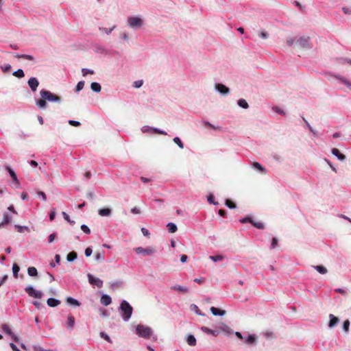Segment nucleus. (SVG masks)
I'll return each instance as SVG.
<instances>
[{"instance_id":"f257e3e1","label":"nucleus","mask_w":351,"mask_h":351,"mask_svg":"<svg viewBox=\"0 0 351 351\" xmlns=\"http://www.w3.org/2000/svg\"><path fill=\"white\" fill-rule=\"evenodd\" d=\"M119 312L123 320L128 322L132 315L133 308L127 300H122L120 303Z\"/></svg>"},{"instance_id":"f03ea898","label":"nucleus","mask_w":351,"mask_h":351,"mask_svg":"<svg viewBox=\"0 0 351 351\" xmlns=\"http://www.w3.org/2000/svg\"><path fill=\"white\" fill-rule=\"evenodd\" d=\"M136 334L144 339H149L153 334L152 329L145 325L138 324L135 328Z\"/></svg>"},{"instance_id":"7ed1b4c3","label":"nucleus","mask_w":351,"mask_h":351,"mask_svg":"<svg viewBox=\"0 0 351 351\" xmlns=\"http://www.w3.org/2000/svg\"><path fill=\"white\" fill-rule=\"evenodd\" d=\"M40 95L42 98L45 99L47 102L49 101L60 104L62 101L60 97L46 89H42L40 91Z\"/></svg>"},{"instance_id":"20e7f679","label":"nucleus","mask_w":351,"mask_h":351,"mask_svg":"<svg viewBox=\"0 0 351 351\" xmlns=\"http://www.w3.org/2000/svg\"><path fill=\"white\" fill-rule=\"evenodd\" d=\"M127 22L128 25L134 29H139L143 25V21L140 16H130Z\"/></svg>"},{"instance_id":"39448f33","label":"nucleus","mask_w":351,"mask_h":351,"mask_svg":"<svg viewBox=\"0 0 351 351\" xmlns=\"http://www.w3.org/2000/svg\"><path fill=\"white\" fill-rule=\"evenodd\" d=\"M25 291L29 296L40 299L43 297V293L41 291L36 290L33 286L29 285L25 288Z\"/></svg>"},{"instance_id":"423d86ee","label":"nucleus","mask_w":351,"mask_h":351,"mask_svg":"<svg viewBox=\"0 0 351 351\" xmlns=\"http://www.w3.org/2000/svg\"><path fill=\"white\" fill-rule=\"evenodd\" d=\"M134 250L137 254H143V256H152L155 253V250L152 247L146 248L138 247L134 248Z\"/></svg>"},{"instance_id":"0eeeda50","label":"nucleus","mask_w":351,"mask_h":351,"mask_svg":"<svg viewBox=\"0 0 351 351\" xmlns=\"http://www.w3.org/2000/svg\"><path fill=\"white\" fill-rule=\"evenodd\" d=\"M5 170L9 173L10 176L11 177L12 181L14 182L15 184V188L18 189L20 187V182L18 179V177L15 173V171L11 168L10 166L6 165L5 166Z\"/></svg>"},{"instance_id":"6e6552de","label":"nucleus","mask_w":351,"mask_h":351,"mask_svg":"<svg viewBox=\"0 0 351 351\" xmlns=\"http://www.w3.org/2000/svg\"><path fill=\"white\" fill-rule=\"evenodd\" d=\"M1 330L2 331L5 333L6 335L11 337L12 339L14 342L19 341V337L12 332V329L10 328V326L8 324H3L1 325Z\"/></svg>"},{"instance_id":"1a4fd4ad","label":"nucleus","mask_w":351,"mask_h":351,"mask_svg":"<svg viewBox=\"0 0 351 351\" xmlns=\"http://www.w3.org/2000/svg\"><path fill=\"white\" fill-rule=\"evenodd\" d=\"M87 277H88V282L90 285H95V286L97 287L98 288H101L103 287V281L101 279L95 277L91 274H88Z\"/></svg>"},{"instance_id":"9d476101","label":"nucleus","mask_w":351,"mask_h":351,"mask_svg":"<svg viewBox=\"0 0 351 351\" xmlns=\"http://www.w3.org/2000/svg\"><path fill=\"white\" fill-rule=\"evenodd\" d=\"M331 75L335 77L339 83L344 84L347 88L351 90V82L347 80L343 76L337 74V73H331Z\"/></svg>"},{"instance_id":"9b49d317","label":"nucleus","mask_w":351,"mask_h":351,"mask_svg":"<svg viewBox=\"0 0 351 351\" xmlns=\"http://www.w3.org/2000/svg\"><path fill=\"white\" fill-rule=\"evenodd\" d=\"M215 88L216 91L223 95H228L230 92L229 88L221 83L215 84Z\"/></svg>"},{"instance_id":"f8f14e48","label":"nucleus","mask_w":351,"mask_h":351,"mask_svg":"<svg viewBox=\"0 0 351 351\" xmlns=\"http://www.w3.org/2000/svg\"><path fill=\"white\" fill-rule=\"evenodd\" d=\"M27 84L32 92H36L38 86H39V82L35 77H30L27 81Z\"/></svg>"},{"instance_id":"ddd939ff","label":"nucleus","mask_w":351,"mask_h":351,"mask_svg":"<svg viewBox=\"0 0 351 351\" xmlns=\"http://www.w3.org/2000/svg\"><path fill=\"white\" fill-rule=\"evenodd\" d=\"M329 322L328 323V326L330 328H335L339 322V319L334 315L333 314H330L329 316Z\"/></svg>"},{"instance_id":"4468645a","label":"nucleus","mask_w":351,"mask_h":351,"mask_svg":"<svg viewBox=\"0 0 351 351\" xmlns=\"http://www.w3.org/2000/svg\"><path fill=\"white\" fill-rule=\"evenodd\" d=\"M297 42L303 48H306V49L311 48L310 42H309V37H304V36L303 37H300L298 40Z\"/></svg>"},{"instance_id":"2eb2a0df","label":"nucleus","mask_w":351,"mask_h":351,"mask_svg":"<svg viewBox=\"0 0 351 351\" xmlns=\"http://www.w3.org/2000/svg\"><path fill=\"white\" fill-rule=\"evenodd\" d=\"M252 167L261 174H266L267 173V170L265 167L258 162H254L252 164Z\"/></svg>"},{"instance_id":"dca6fc26","label":"nucleus","mask_w":351,"mask_h":351,"mask_svg":"<svg viewBox=\"0 0 351 351\" xmlns=\"http://www.w3.org/2000/svg\"><path fill=\"white\" fill-rule=\"evenodd\" d=\"M331 153L340 161H343L346 158V156L342 154L337 148H332L331 149Z\"/></svg>"},{"instance_id":"f3484780","label":"nucleus","mask_w":351,"mask_h":351,"mask_svg":"<svg viewBox=\"0 0 351 351\" xmlns=\"http://www.w3.org/2000/svg\"><path fill=\"white\" fill-rule=\"evenodd\" d=\"M201 330L204 333L208 334V335H213L214 337H217L219 334V330H213V329H210V328H208L206 326H202L201 327Z\"/></svg>"},{"instance_id":"a211bd4d","label":"nucleus","mask_w":351,"mask_h":351,"mask_svg":"<svg viewBox=\"0 0 351 351\" xmlns=\"http://www.w3.org/2000/svg\"><path fill=\"white\" fill-rule=\"evenodd\" d=\"M100 302L104 306H108L112 302V298L109 295L103 293L101 296Z\"/></svg>"},{"instance_id":"6ab92c4d","label":"nucleus","mask_w":351,"mask_h":351,"mask_svg":"<svg viewBox=\"0 0 351 351\" xmlns=\"http://www.w3.org/2000/svg\"><path fill=\"white\" fill-rule=\"evenodd\" d=\"M47 304L49 307H56L60 304V300L55 298H49L47 300Z\"/></svg>"},{"instance_id":"aec40b11","label":"nucleus","mask_w":351,"mask_h":351,"mask_svg":"<svg viewBox=\"0 0 351 351\" xmlns=\"http://www.w3.org/2000/svg\"><path fill=\"white\" fill-rule=\"evenodd\" d=\"M98 214L102 217H109L112 214V209L110 208H101L98 210Z\"/></svg>"},{"instance_id":"412c9836","label":"nucleus","mask_w":351,"mask_h":351,"mask_svg":"<svg viewBox=\"0 0 351 351\" xmlns=\"http://www.w3.org/2000/svg\"><path fill=\"white\" fill-rule=\"evenodd\" d=\"M66 302L68 304L73 306H80L81 304V303L77 299H75L71 296H68L66 298Z\"/></svg>"},{"instance_id":"4be33fe9","label":"nucleus","mask_w":351,"mask_h":351,"mask_svg":"<svg viewBox=\"0 0 351 351\" xmlns=\"http://www.w3.org/2000/svg\"><path fill=\"white\" fill-rule=\"evenodd\" d=\"M36 105L37 106V107L39 109H41V110H45L47 107V101L42 97H41V99L36 100Z\"/></svg>"},{"instance_id":"5701e85b","label":"nucleus","mask_w":351,"mask_h":351,"mask_svg":"<svg viewBox=\"0 0 351 351\" xmlns=\"http://www.w3.org/2000/svg\"><path fill=\"white\" fill-rule=\"evenodd\" d=\"M210 312L213 315L215 316H223L226 314V311L219 309L214 306H212L210 308Z\"/></svg>"},{"instance_id":"b1692460","label":"nucleus","mask_w":351,"mask_h":351,"mask_svg":"<svg viewBox=\"0 0 351 351\" xmlns=\"http://www.w3.org/2000/svg\"><path fill=\"white\" fill-rule=\"evenodd\" d=\"M75 325V318L72 315H69L67 317L66 328L72 330Z\"/></svg>"},{"instance_id":"393cba45","label":"nucleus","mask_w":351,"mask_h":351,"mask_svg":"<svg viewBox=\"0 0 351 351\" xmlns=\"http://www.w3.org/2000/svg\"><path fill=\"white\" fill-rule=\"evenodd\" d=\"M186 341L190 346H195L197 343L196 339L193 335H188L186 337Z\"/></svg>"},{"instance_id":"a878e982","label":"nucleus","mask_w":351,"mask_h":351,"mask_svg":"<svg viewBox=\"0 0 351 351\" xmlns=\"http://www.w3.org/2000/svg\"><path fill=\"white\" fill-rule=\"evenodd\" d=\"M95 51L97 53H101V54H107L108 50L107 49L101 45H95Z\"/></svg>"},{"instance_id":"bb28decb","label":"nucleus","mask_w":351,"mask_h":351,"mask_svg":"<svg viewBox=\"0 0 351 351\" xmlns=\"http://www.w3.org/2000/svg\"><path fill=\"white\" fill-rule=\"evenodd\" d=\"M171 289L174 291H178L183 293H187L189 291V288L187 287L182 286L180 285H176L171 287Z\"/></svg>"},{"instance_id":"cd10ccee","label":"nucleus","mask_w":351,"mask_h":351,"mask_svg":"<svg viewBox=\"0 0 351 351\" xmlns=\"http://www.w3.org/2000/svg\"><path fill=\"white\" fill-rule=\"evenodd\" d=\"M256 341V339L254 335H249L245 339V342L249 345L255 344Z\"/></svg>"},{"instance_id":"c85d7f7f","label":"nucleus","mask_w":351,"mask_h":351,"mask_svg":"<svg viewBox=\"0 0 351 351\" xmlns=\"http://www.w3.org/2000/svg\"><path fill=\"white\" fill-rule=\"evenodd\" d=\"M91 90L95 93H99L101 90V86L98 82H92L90 84Z\"/></svg>"},{"instance_id":"c756f323","label":"nucleus","mask_w":351,"mask_h":351,"mask_svg":"<svg viewBox=\"0 0 351 351\" xmlns=\"http://www.w3.org/2000/svg\"><path fill=\"white\" fill-rule=\"evenodd\" d=\"M313 267L321 274H326L328 272L327 269L323 265H315Z\"/></svg>"},{"instance_id":"7c9ffc66","label":"nucleus","mask_w":351,"mask_h":351,"mask_svg":"<svg viewBox=\"0 0 351 351\" xmlns=\"http://www.w3.org/2000/svg\"><path fill=\"white\" fill-rule=\"evenodd\" d=\"M167 227L168 228V231L170 233H174L177 231L178 230V228H177V226L176 223H173V222H169L167 224Z\"/></svg>"},{"instance_id":"2f4dec72","label":"nucleus","mask_w":351,"mask_h":351,"mask_svg":"<svg viewBox=\"0 0 351 351\" xmlns=\"http://www.w3.org/2000/svg\"><path fill=\"white\" fill-rule=\"evenodd\" d=\"M12 221V217L8 213H3V221H1L3 225H7Z\"/></svg>"},{"instance_id":"473e14b6","label":"nucleus","mask_w":351,"mask_h":351,"mask_svg":"<svg viewBox=\"0 0 351 351\" xmlns=\"http://www.w3.org/2000/svg\"><path fill=\"white\" fill-rule=\"evenodd\" d=\"M237 105L243 109H247L249 108V105L245 99H239L237 100Z\"/></svg>"},{"instance_id":"72a5a7b5","label":"nucleus","mask_w":351,"mask_h":351,"mask_svg":"<svg viewBox=\"0 0 351 351\" xmlns=\"http://www.w3.org/2000/svg\"><path fill=\"white\" fill-rule=\"evenodd\" d=\"M77 252L73 251V252H69L67 254L66 260L68 262H73L77 258Z\"/></svg>"},{"instance_id":"f704fd0d","label":"nucleus","mask_w":351,"mask_h":351,"mask_svg":"<svg viewBox=\"0 0 351 351\" xmlns=\"http://www.w3.org/2000/svg\"><path fill=\"white\" fill-rule=\"evenodd\" d=\"M27 274L31 277H36L38 276L37 269L34 267H29L27 268Z\"/></svg>"},{"instance_id":"c9c22d12","label":"nucleus","mask_w":351,"mask_h":351,"mask_svg":"<svg viewBox=\"0 0 351 351\" xmlns=\"http://www.w3.org/2000/svg\"><path fill=\"white\" fill-rule=\"evenodd\" d=\"M143 133H154V128L149 125H144L141 128Z\"/></svg>"},{"instance_id":"e433bc0d","label":"nucleus","mask_w":351,"mask_h":351,"mask_svg":"<svg viewBox=\"0 0 351 351\" xmlns=\"http://www.w3.org/2000/svg\"><path fill=\"white\" fill-rule=\"evenodd\" d=\"M12 75L18 78H22L25 76V73L22 69H19Z\"/></svg>"},{"instance_id":"4c0bfd02","label":"nucleus","mask_w":351,"mask_h":351,"mask_svg":"<svg viewBox=\"0 0 351 351\" xmlns=\"http://www.w3.org/2000/svg\"><path fill=\"white\" fill-rule=\"evenodd\" d=\"M20 271V267L16 264L14 263L12 265V272L14 278H18V274Z\"/></svg>"},{"instance_id":"58836bf2","label":"nucleus","mask_w":351,"mask_h":351,"mask_svg":"<svg viewBox=\"0 0 351 351\" xmlns=\"http://www.w3.org/2000/svg\"><path fill=\"white\" fill-rule=\"evenodd\" d=\"M14 227L17 231L21 233L23 232L25 230L29 231V227L26 226L15 225Z\"/></svg>"},{"instance_id":"ea45409f","label":"nucleus","mask_w":351,"mask_h":351,"mask_svg":"<svg viewBox=\"0 0 351 351\" xmlns=\"http://www.w3.org/2000/svg\"><path fill=\"white\" fill-rule=\"evenodd\" d=\"M116 26L114 25L111 28L106 27H99V30L103 32H105L107 35H109L112 33V32L115 29Z\"/></svg>"},{"instance_id":"a19ab883","label":"nucleus","mask_w":351,"mask_h":351,"mask_svg":"<svg viewBox=\"0 0 351 351\" xmlns=\"http://www.w3.org/2000/svg\"><path fill=\"white\" fill-rule=\"evenodd\" d=\"M173 141L180 149L184 148V143H182L180 137L176 136L173 138Z\"/></svg>"},{"instance_id":"79ce46f5","label":"nucleus","mask_w":351,"mask_h":351,"mask_svg":"<svg viewBox=\"0 0 351 351\" xmlns=\"http://www.w3.org/2000/svg\"><path fill=\"white\" fill-rule=\"evenodd\" d=\"M350 321L348 319H346L343 322V325H342V328H343V330L345 331V332L348 333L349 332V330H350Z\"/></svg>"},{"instance_id":"37998d69","label":"nucleus","mask_w":351,"mask_h":351,"mask_svg":"<svg viewBox=\"0 0 351 351\" xmlns=\"http://www.w3.org/2000/svg\"><path fill=\"white\" fill-rule=\"evenodd\" d=\"M209 258L210 260H212L213 262H218V261L223 260L224 256L222 255H215V256H210Z\"/></svg>"},{"instance_id":"c03bdc74","label":"nucleus","mask_w":351,"mask_h":351,"mask_svg":"<svg viewBox=\"0 0 351 351\" xmlns=\"http://www.w3.org/2000/svg\"><path fill=\"white\" fill-rule=\"evenodd\" d=\"M225 204L227 207H228L230 209H234L236 208L237 207L236 204L230 199H226Z\"/></svg>"},{"instance_id":"a18cd8bd","label":"nucleus","mask_w":351,"mask_h":351,"mask_svg":"<svg viewBox=\"0 0 351 351\" xmlns=\"http://www.w3.org/2000/svg\"><path fill=\"white\" fill-rule=\"evenodd\" d=\"M253 221H254L253 219L249 216L243 217L239 220V221L241 223H250L251 224H252Z\"/></svg>"},{"instance_id":"49530a36","label":"nucleus","mask_w":351,"mask_h":351,"mask_svg":"<svg viewBox=\"0 0 351 351\" xmlns=\"http://www.w3.org/2000/svg\"><path fill=\"white\" fill-rule=\"evenodd\" d=\"M272 110L276 112V113H278L279 114H281V115H285V112L281 109L280 108H279L278 106H273L272 107Z\"/></svg>"},{"instance_id":"de8ad7c7","label":"nucleus","mask_w":351,"mask_h":351,"mask_svg":"<svg viewBox=\"0 0 351 351\" xmlns=\"http://www.w3.org/2000/svg\"><path fill=\"white\" fill-rule=\"evenodd\" d=\"M207 201L209 204H213V205H217L218 202H215L214 199V195L212 193H210L207 196Z\"/></svg>"},{"instance_id":"09e8293b","label":"nucleus","mask_w":351,"mask_h":351,"mask_svg":"<svg viewBox=\"0 0 351 351\" xmlns=\"http://www.w3.org/2000/svg\"><path fill=\"white\" fill-rule=\"evenodd\" d=\"M62 216H63L64 219L66 221H68L71 225H74V224H75V221L71 220V219H70L69 215L66 213H65V212H62Z\"/></svg>"},{"instance_id":"8fccbe9b","label":"nucleus","mask_w":351,"mask_h":351,"mask_svg":"<svg viewBox=\"0 0 351 351\" xmlns=\"http://www.w3.org/2000/svg\"><path fill=\"white\" fill-rule=\"evenodd\" d=\"M99 335H100V337H101L102 339H105V340H106V341H107L108 342H109V343H112V340H111V339H110V336H109L107 333H106L105 332H103V331H102V332H101L99 333Z\"/></svg>"},{"instance_id":"3c124183","label":"nucleus","mask_w":351,"mask_h":351,"mask_svg":"<svg viewBox=\"0 0 351 351\" xmlns=\"http://www.w3.org/2000/svg\"><path fill=\"white\" fill-rule=\"evenodd\" d=\"M84 82L80 81L76 85L75 91L77 93L80 92V90H82L84 88Z\"/></svg>"},{"instance_id":"603ef678","label":"nucleus","mask_w":351,"mask_h":351,"mask_svg":"<svg viewBox=\"0 0 351 351\" xmlns=\"http://www.w3.org/2000/svg\"><path fill=\"white\" fill-rule=\"evenodd\" d=\"M11 65L9 64H5L4 65L1 66V69L3 73H8L11 70Z\"/></svg>"},{"instance_id":"864d4df0","label":"nucleus","mask_w":351,"mask_h":351,"mask_svg":"<svg viewBox=\"0 0 351 351\" xmlns=\"http://www.w3.org/2000/svg\"><path fill=\"white\" fill-rule=\"evenodd\" d=\"M143 84V80H136V81H134L133 82V87L136 88H141Z\"/></svg>"},{"instance_id":"5fc2aeb1","label":"nucleus","mask_w":351,"mask_h":351,"mask_svg":"<svg viewBox=\"0 0 351 351\" xmlns=\"http://www.w3.org/2000/svg\"><path fill=\"white\" fill-rule=\"evenodd\" d=\"M253 226L256 227L258 229L263 230L265 228L264 224L262 222H256L253 221L252 224Z\"/></svg>"},{"instance_id":"6e6d98bb","label":"nucleus","mask_w":351,"mask_h":351,"mask_svg":"<svg viewBox=\"0 0 351 351\" xmlns=\"http://www.w3.org/2000/svg\"><path fill=\"white\" fill-rule=\"evenodd\" d=\"M278 243V239L277 237H273L271 243V249H274L277 247Z\"/></svg>"},{"instance_id":"4d7b16f0","label":"nucleus","mask_w":351,"mask_h":351,"mask_svg":"<svg viewBox=\"0 0 351 351\" xmlns=\"http://www.w3.org/2000/svg\"><path fill=\"white\" fill-rule=\"evenodd\" d=\"M82 73L83 76H86L88 74H93L94 71L92 69H90L83 68L82 69Z\"/></svg>"},{"instance_id":"13d9d810","label":"nucleus","mask_w":351,"mask_h":351,"mask_svg":"<svg viewBox=\"0 0 351 351\" xmlns=\"http://www.w3.org/2000/svg\"><path fill=\"white\" fill-rule=\"evenodd\" d=\"M81 230L86 234H90V229L88 228V226L85 224H82L80 227Z\"/></svg>"},{"instance_id":"bf43d9fd","label":"nucleus","mask_w":351,"mask_h":351,"mask_svg":"<svg viewBox=\"0 0 351 351\" xmlns=\"http://www.w3.org/2000/svg\"><path fill=\"white\" fill-rule=\"evenodd\" d=\"M56 209L55 208H52L49 213V220L51 221H53V219H55L56 217Z\"/></svg>"},{"instance_id":"052dcab7","label":"nucleus","mask_w":351,"mask_h":351,"mask_svg":"<svg viewBox=\"0 0 351 351\" xmlns=\"http://www.w3.org/2000/svg\"><path fill=\"white\" fill-rule=\"evenodd\" d=\"M122 284H123V282H122V281H121V280H117V281H116V282H112V283H111V287H112V289H115V288H117V287H118L121 286V285H122Z\"/></svg>"},{"instance_id":"680f3d73","label":"nucleus","mask_w":351,"mask_h":351,"mask_svg":"<svg viewBox=\"0 0 351 351\" xmlns=\"http://www.w3.org/2000/svg\"><path fill=\"white\" fill-rule=\"evenodd\" d=\"M258 35L263 39H267L269 38V34L264 30L261 31Z\"/></svg>"},{"instance_id":"e2e57ef3","label":"nucleus","mask_w":351,"mask_h":351,"mask_svg":"<svg viewBox=\"0 0 351 351\" xmlns=\"http://www.w3.org/2000/svg\"><path fill=\"white\" fill-rule=\"evenodd\" d=\"M105 259L104 254L101 253H97L95 255V260L96 261H104Z\"/></svg>"},{"instance_id":"0e129e2a","label":"nucleus","mask_w":351,"mask_h":351,"mask_svg":"<svg viewBox=\"0 0 351 351\" xmlns=\"http://www.w3.org/2000/svg\"><path fill=\"white\" fill-rule=\"evenodd\" d=\"M93 253V250L91 247H88L85 249L84 254L86 257L90 256Z\"/></svg>"},{"instance_id":"69168bd1","label":"nucleus","mask_w":351,"mask_h":351,"mask_svg":"<svg viewBox=\"0 0 351 351\" xmlns=\"http://www.w3.org/2000/svg\"><path fill=\"white\" fill-rule=\"evenodd\" d=\"M37 195L40 197L42 198V199L43 201H46L47 200V195L46 194L43 192V191H37Z\"/></svg>"},{"instance_id":"338daca9","label":"nucleus","mask_w":351,"mask_h":351,"mask_svg":"<svg viewBox=\"0 0 351 351\" xmlns=\"http://www.w3.org/2000/svg\"><path fill=\"white\" fill-rule=\"evenodd\" d=\"M33 348L34 351H52L51 350H45L40 346H34Z\"/></svg>"},{"instance_id":"774afa93","label":"nucleus","mask_w":351,"mask_h":351,"mask_svg":"<svg viewBox=\"0 0 351 351\" xmlns=\"http://www.w3.org/2000/svg\"><path fill=\"white\" fill-rule=\"evenodd\" d=\"M342 11L346 14H351V8L349 7H346V6L343 7Z\"/></svg>"}]
</instances>
